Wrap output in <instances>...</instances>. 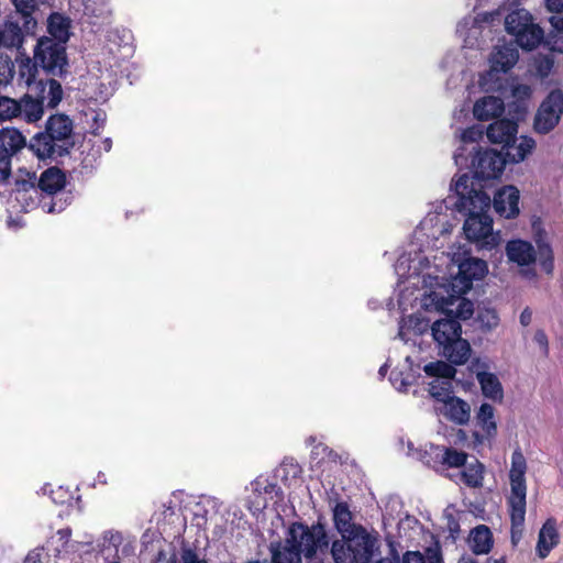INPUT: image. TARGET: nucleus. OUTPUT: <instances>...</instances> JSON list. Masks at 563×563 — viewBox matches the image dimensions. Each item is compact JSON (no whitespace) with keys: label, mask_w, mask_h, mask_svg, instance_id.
Returning <instances> with one entry per match:
<instances>
[{"label":"nucleus","mask_w":563,"mask_h":563,"mask_svg":"<svg viewBox=\"0 0 563 563\" xmlns=\"http://www.w3.org/2000/svg\"><path fill=\"white\" fill-rule=\"evenodd\" d=\"M527 462L522 452L517 449L511 455V468L509 471L510 495L507 498V506L510 517L511 542L516 545L522 538L526 506H527V485H526Z\"/></svg>","instance_id":"f257e3e1"},{"label":"nucleus","mask_w":563,"mask_h":563,"mask_svg":"<svg viewBox=\"0 0 563 563\" xmlns=\"http://www.w3.org/2000/svg\"><path fill=\"white\" fill-rule=\"evenodd\" d=\"M341 536L342 539L334 540L330 548L334 563H371L379 550L377 536L371 534L363 526Z\"/></svg>","instance_id":"f03ea898"},{"label":"nucleus","mask_w":563,"mask_h":563,"mask_svg":"<svg viewBox=\"0 0 563 563\" xmlns=\"http://www.w3.org/2000/svg\"><path fill=\"white\" fill-rule=\"evenodd\" d=\"M11 194L24 211L41 208L44 212L57 213L65 209V202L55 201L54 199H49L48 196L43 198L36 174L24 169L18 170Z\"/></svg>","instance_id":"7ed1b4c3"},{"label":"nucleus","mask_w":563,"mask_h":563,"mask_svg":"<svg viewBox=\"0 0 563 563\" xmlns=\"http://www.w3.org/2000/svg\"><path fill=\"white\" fill-rule=\"evenodd\" d=\"M288 534L295 537L299 553L305 555L307 563H323L319 555H327L330 544L323 523L318 521L309 527L302 522H292Z\"/></svg>","instance_id":"20e7f679"},{"label":"nucleus","mask_w":563,"mask_h":563,"mask_svg":"<svg viewBox=\"0 0 563 563\" xmlns=\"http://www.w3.org/2000/svg\"><path fill=\"white\" fill-rule=\"evenodd\" d=\"M505 29L525 51H532L544 38L543 30L533 23L532 15L525 9L511 11L505 19Z\"/></svg>","instance_id":"39448f33"},{"label":"nucleus","mask_w":563,"mask_h":563,"mask_svg":"<svg viewBox=\"0 0 563 563\" xmlns=\"http://www.w3.org/2000/svg\"><path fill=\"white\" fill-rule=\"evenodd\" d=\"M41 69L51 77H64L68 73L66 46L48 36H42L33 49Z\"/></svg>","instance_id":"423d86ee"},{"label":"nucleus","mask_w":563,"mask_h":563,"mask_svg":"<svg viewBox=\"0 0 563 563\" xmlns=\"http://www.w3.org/2000/svg\"><path fill=\"white\" fill-rule=\"evenodd\" d=\"M507 163L506 152L479 147L472 158L474 177L479 180L496 179L500 177Z\"/></svg>","instance_id":"0eeeda50"},{"label":"nucleus","mask_w":563,"mask_h":563,"mask_svg":"<svg viewBox=\"0 0 563 563\" xmlns=\"http://www.w3.org/2000/svg\"><path fill=\"white\" fill-rule=\"evenodd\" d=\"M562 113L563 92L560 89H554L541 102L534 115L536 132L547 134L552 131L559 124Z\"/></svg>","instance_id":"6e6552de"},{"label":"nucleus","mask_w":563,"mask_h":563,"mask_svg":"<svg viewBox=\"0 0 563 563\" xmlns=\"http://www.w3.org/2000/svg\"><path fill=\"white\" fill-rule=\"evenodd\" d=\"M25 42V34L18 20L13 14H10L0 26V62H7L8 67L14 75V65L9 55L3 53V49H22Z\"/></svg>","instance_id":"1a4fd4ad"},{"label":"nucleus","mask_w":563,"mask_h":563,"mask_svg":"<svg viewBox=\"0 0 563 563\" xmlns=\"http://www.w3.org/2000/svg\"><path fill=\"white\" fill-rule=\"evenodd\" d=\"M424 463L433 468L440 466L445 468L462 467L466 464L467 454L453 448L443 445H430L424 452Z\"/></svg>","instance_id":"9d476101"},{"label":"nucleus","mask_w":563,"mask_h":563,"mask_svg":"<svg viewBox=\"0 0 563 563\" xmlns=\"http://www.w3.org/2000/svg\"><path fill=\"white\" fill-rule=\"evenodd\" d=\"M454 190L459 197L456 202L459 210L476 208L477 201L486 207L490 203L489 197L483 190L474 188L473 179L467 174L456 179Z\"/></svg>","instance_id":"9b49d317"},{"label":"nucleus","mask_w":563,"mask_h":563,"mask_svg":"<svg viewBox=\"0 0 563 563\" xmlns=\"http://www.w3.org/2000/svg\"><path fill=\"white\" fill-rule=\"evenodd\" d=\"M27 92L33 95L34 98L43 102V107L47 109H55L63 100L64 91L60 82L55 78H40L31 87H27Z\"/></svg>","instance_id":"f8f14e48"},{"label":"nucleus","mask_w":563,"mask_h":563,"mask_svg":"<svg viewBox=\"0 0 563 563\" xmlns=\"http://www.w3.org/2000/svg\"><path fill=\"white\" fill-rule=\"evenodd\" d=\"M452 292H450L446 297H441L437 299V302L440 309L443 312L446 310H452V317L457 321L467 320L474 313V305L471 300L462 297L463 294L467 291H462L461 287L456 290V284H451Z\"/></svg>","instance_id":"ddd939ff"},{"label":"nucleus","mask_w":563,"mask_h":563,"mask_svg":"<svg viewBox=\"0 0 563 563\" xmlns=\"http://www.w3.org/2000/svg\"><path fill=\"white\" fill-rule=\"evenodd\" d=\"M468 210L463 224L465 238L471 242L484 241L493 232V219L485 211L474 212L471 208Z\"/></svg>","instance_id":"4468645a"},{"label":"nucleus","mask_w":563,"mask_h":563,"mask_svg":"<svg viewBox=\"0 0 563 563\" xmlns=\"http://www.w3.org/2000/svg\"><path fill=\"white\" fill-rule=\"evenodd\" d=\"M29 148L40 159H57L67 155V146L55 141L46 131L36 133L30 141Z\"/></svg>","instance_id":"2eb2a0df"},{"label":"nucleus","mask_w":563,"mask_h":563,"mask_svg":"<svg viewBox=\"0 0 563 563\" xmlns=\"http://www.w3.org/2000/svg\"><path fill=\"white\" fill-rule=\"evenodd\" d=\"M518 124L510 119H497L487 126L486 135L490 143L503 144V150L507 151L511 144L516 143Z\"/></svg>","instance_id":"dca6fc26"},{"label":"nucleus","mask_w":563,"mask_h":563,"mask_svg":"<svg viewBox=\"0 0 563 563\" xmlns=\"http://www.w3.org/2000/svg\"><path fill=\"white\" fill-rule=\"evenodd\" d=\"M487 273V263L483 260L470 257L464 260L459 265L457 276L454 283H459L462 291H468L472 288L473 282L482 279Z\"/></svg>","instance_id":"f3484780"},{"label":"nucleus","mask_w":563,"mask_h":563,"mask_svg":"<svg viewBox=\"0 0 563 563\" xmlns=\"http://www.w3.org/2000/svg\"><path fill=\"white\" fill-rule=\"evenodd\" d=\"M73 129V121L67 114L56 113L47 119L44 131L54 136L55 141L67 146V153L69 154L74 146Z\"/></svg>","instance_id":"a211bd4d"},{"label":"nucleus","mask_w":563,"mask_h":563,"mask_svg":"<svg viewBox=\"0 0 563 563\" xmlns=\"http://www.w3.org/2000/svg\"><path fill=\"white\" fill-rule=\"evenodd\" d=\"M495 211L506 219L519 214V190L514 186H505L494 197Z\"/></svg>","instance_id":"6ab92c4d"},{"label":"nucleus","mask_w":563,"mask_h":563,"mask_svg":"<svg viewBox=\"0 0 563 563\" xmlns=\"http://www.w3.org/2000/svg\"><path fill=\"white\" fill-rule=\"evenodd\" d=\"M15 13L22 21V30L25 35L34 33L37 27V19L35 14L40 11L41 5L46 0H11Z\"/></svg>","instance_id":"aec40b11"},{"label":"nucleus","mask_w":563,"mask_h":563,"mask_svg":"<svg viewBox=\"0 0 563 563\" xmlns=\"http://www.w3.org/2000/svg\"><path fill=\"white\" fill-rule=\"evenodd\" d=\"M296 542L295 537H289L288 533L285 542H271V563H301V555Z\"/></svg>","instance_id":"412c9836"},{"label":"nucleus","mask_w":563,"mask_h":563,"mask_svg":"<svg viewBox=\"0 0 563 563\" xmlns=\"http://www.w3.org/2000/svg\"><path fill=\"white\" fill-rule=\"evenodd\" d=\"M37 183L43 198L48 196L49 199L57 201L55 195L64 189L66 175L57 167H49L41 174ZM58 201L62 200L58 199Z\"/></svg>","instance_id":"4be33fe9"},{"label":"nucleus","mask_w":563,"mask_h":563,"mask_svg":"<svg viewBox=\"0 0 563 563\" xmlns=\"http://www.w3.org/2000/svg\"><path fill=\"white\" fill-rule=\"evenodd\" d=\"M445 317L432 324V336L441 345L462 334L460 321L452 317V310H446Z\"/></svg>","instance_id":"5701e85b"},{"label":"nucleus","mask_w":563,"mask_h":563,"mask_svg":"<svg viewBox=\"0 0 563 563\" xmlns=\"http://www.w3.org/2000/svg\"><path fill=\"white\" fill-rule=\"evenodd\" d=\"M560 542L556 520L548 518L539 531L536 551L540 559H545Z\"/></svg>","instance_id":"b1692460"},{"label":"nucleus","mask_w":563,"mask_h":563,"mask_svg":"<svg viewBox=\"0 0 563 563\" xmlns=\"http://www.w3.org/2000/svg\"><path fill=\"white\" fill-rule=\"evenodd\" d=\"M504 110L505 104L500 97L486 96L474 103L473 114L478 121H488L499 118Z\"/></svg>","instance_id":"393cba45"},{"label":"nucleus","mask_w":563,"mask_h":563,"mask_svg":"<svg viewBox=\"0 0 563 563\" xmlns=\"http://www.w3.org/2000/svg\"><path fill=\"white\" fill-rule=\"evenodd\" d=\"M506 253L510 262L519 266H528L536 262L537 252L533 245L523 240H512L506 245Z\"/></svg>","instance_id":"a878e982"},{"label":"nucleus","mask_w":563,"mask_h":563,"mask_svg":"<svg viewBox=\"0 0 563 563\" xmlns=\"http://www.w3.org/2000/svg\"><path fill=\"white\" fill-rule=\"evenodd\" d=\"M440 346L442 347V355L445 356L451 364L463 365L467 363L471 357V344L461 335Z\"/></svg>","instance_id":"bb28decb"},{"label":"nucleus","mask_w":563,"mask_h":563,"mask_svg":"<svg viewBox=\"0 0 563 563\" xmlns=\"http://www.w3.org/2000/svg\"><path fill=\"white\" fill-rule=\"evenodd\" d=\"M519 58L518 51L515 47L503 45L497 46L490 56L492 73H506L515 66Z\"/></svg>","instance_id":"cd10ccee"},{"label":"nucleus","mask_w":563,"mask_h":563,"mask_svg":"<svg viewBox=\"0 0 563 563\" xmlns=\"http://www.w3.org/2000/svg\"><path fill=\"white\" fill-rule=\"evenodd\" d=\"M18 64V82L19 85L24 84L26 87H31L35 81H37L38 68L35 58H31L21 49L18 51V55L15 58Z\"/></svg>","instance_id":"c85d7f7f"},{"label":"nucleus","mask_w":563,"mask_h":563,"mask_svg":"<svg viewBox=\"0 0 563 563\" xmlns=\"http://www.w3.org/2000/svg\"><path fill=\"white\" fill-rule=\"evenodd\" d=\"M71 21L68 16L53 12L47 19V31L49 37L66 46L70 37Z\"/></svg>","instance_id":"c756f323"},{"label":"nucleus","mask_w":563,"mask_h":563,"mask_svg":"<svg viewBox=\"0 0 563 563\" xmlns=\"http://www.w3.org/2000/svg\"><path fill=\"white\" fill-rule=\"evenodd\" d=\"M476 379L481 386L482 393L486 398L494 401H501L504 390L498 377L490 372L482 371L476 373Z\"/></svg>","instance_id":"7c9ffc66"},{"label":"nucleus","mask_w":563,"mask_h":563,"mask_svg":"<svg viewBox=\"0 0 563 563\" xmlns=\"http://www.w3.org/2000/svg\"><path fill=\"white\" fill-rule=\"evenodd\" d=\"M444 415L452 422L464 426L470 421L471 407L465 400L453 396V398H450L446 405H444Z\"/></svg>","instance_id":"2f4dec72"},{"label":"nucleus","mask_w":563,"mask_h":563,"mask_svg":"<svg viewBox=\"0 0 563 563\" xmlns=\"http://www.w3.org/2000/svg\"><path fill=\"white\" fill-rule=\"evenodd\" d=\"M19 103L21 106V120L27 123H34L42 119L45 109L43 107V102L37 100V98H34L30 92H26L23 97H21L19 99Z\"/></svg>","instance_id":"473e14b6"},{"label":"nucleus","mask_w":563,"mask_h":563,"mask_svg":"<svg viewBox=\"0 0 563 563\" xmlns=\"http://www.w3.org/2000/svg\"><path fill=\"white\" fill-rule=\"evenodd\" d=\"M26 145L25 137L16 129H2L0 130V152L8 154L12 157L21 148Z\"/></svg>","instance_id":"72a5a7b5"},{"label":"nucleus","mask_w":563,"mask_h":563,"mask_svg":"<svg viewBox=\"0 0 563 563\" xmlns=\"http://www.w3.org/2000/svg\"><path fill=\"white\" fill-rule=\"evenodd\" d=\"M493 543V533L487 526L479 525L472 530L470 544L475 554H487Z\"/></svg>","instance_id":"f704fd0d"},{"label":"nucleus","mask_w":563,"mask_h":563,"mask_svg":"<svg viewBox=\"0 0 563 563\" xmlns=\"http://www.w3.org/2000/svg\"><path fill=\"white\" fill-rule=\"evenodd\" d=\"M495 409L492 405L484 402L476 413V424L484 432L485 438L490 439L497 434V424L495 421Z\"/></svg>","instance_id":"c9c22d12"},{"label":"nucleus","mask_w":563,"mask_h":563,"mask_svg":"<svg viewBox=\"0 0 563 563\" xmlns=\"http://www.w3.org/2000/svg\"><path fill=\"white\" fill-rule=\"evenodd\" d=\"M536 244H537V254L539 256V262L541 268L547 274H552L554 268V255L553 250L550 243L545 240L544 232L540 231L536 235Z\"/></svg>","instance_id":"e433bc0d"},{"label":"nucleus","mask_w":563,"mask_h":563,"mask_svg":"<svg viewBox=\"0 0 563 563\" xmlns=\"http://www.w3.org/2000/svg\"><path fill=\"white\" fill-rule=\"evenodd\" d=\"M352 512L349 508L347 503L339 501L333 508V522L335 529L341 533H349L354 527H358L360 525H354L352 522Z\"/></svg>","instance_id":"4c0bfd02"},{"label":"nucleus","mask_w":563,"mask_h":563,"mask_svg":"<svg viewBox=\"0 0 563 563\" xmlns=\"http://www.w3.org/2000/svg\"><path fill=\"white\" fill-rule=\"evenodd\" d=\"M534 146L536 142L532 137L521 136L518 145L511 144V147H508L507 151H505L508 162H522L532 152Z\"/></svg>","instance_id":"58836bf2"},{"label":"nucleus","mask_w":563,"mask_h":563,"mask_svg":"<svg viewBox=\"0 0 563 563\" xmlns=\"http://www.w3.org/2000/svg\"><path fill=\"white\" fill-rule=\"evenodd\" d=\"M463 483L471 488H477L483 485L484 465L475 460L474 463L465 464L461 473Z\"/></svg>","instance_id":"ea45409f"},{"label":"nucleus","mask_w":563,"mask_h":563,"mask_svg":"<svg viewBox=\"0 0 563 563\" xmlns=\"http://www.w3.org/2000/svg\"><path fill=\"white\" fill-rule=\"evenodd\" d=\"M402 563H443V560L439 548H427L426 555L419 551H407Z\"/></svg>","instance_id":"a19ab883"},{"label":"nucleus","mask_w":563,"mask_h":563,"mask_svg":"<svg viewBox=\"0 0 563 563\" xmlns=\"http://www.w3.org/2000/svg\"><path fill=\"white\" fill-rule=\"evenodd\" d=\"M550 24L551 30L548 36L543 38L544 44L552 52L563 53V20L562 18H556Z\"/></svg>","instance_id":"79ce46f5"},{"label":"nucleus","mask_w":563,"mask_h":563,"mask_svg":"<svg viewBox=\"0 0 563 563\" xmlns=\"http://www.w3.org/2000/svg\"><path fill=\"white\" fill-rule=\"evenodd\" d=\"M21 106L19 100L10 97H0V120L20 119Z\"/></svg>","instance_id":"37998d69"},{"label":"nucleus","mask_w":563,"mask_h":563,"mask_svg":"<svg viewBox=\"0 0 563 563\" xmlns=\"http://www.w3.org/2000/svg\"><path fill=\"white\" fill-rule=\"evenodd\" d=\"M428 376L450 379L455 375V368L443 361L430 362L424 366Z\"/></svg>","instance_id":"c03bdc74"},{"label":"nucleus","mask_w":563,"mask_h":563,"mask_svg":"<svg viewBox=\"0 0 563 563\" xmlns=\"http://www.w3.org/2000/svg\"><path fill=\"white\" fill-rule=\"evenodd\" d=\"M476 320L481 323V327L485 330H492L499 323V317L495 309L492 308H478L476 312Z\"/></svg>","instance_id":"a18cd8bd"},{"label":"nucleus","mask_w":563,"mask_h":563,"mask_svg":"<svg viewBox=\"0 0 563 563\" xmlns=\"http://www.w3.org/2000/svg\"><path fill=\"white\" fill-rule=\"evenodd\" d=\"M430 394L437 401H441L444 405H446V401L450 400V398H453L449 383H443L442 385L433 383L430 384Z\"/></svg>","instance_id":"49530a36"},{"label":"nucleus","mask_w":563,"mask_h":563,"mask_svg":"<svg viewBox=\"0 0 563 563\" xmlns=\"http://www.w3.org/2000/svg\"><path fill=\"white\" fill-rule=\"evenodd\" d=\"M483 134H484V131H483L482 126L472 125V126L463 130V132L461 134V140L464 143H474V142H478L479 140H482Z\"/></svg>","instance_id":"de8ad7c7"},{"label":"nucleus","mask_w":563,"mask_h":563,"mask_svg":"<svg viewBox=\"0 0 563 563\" xmlns=\"http://www.w3.org/2000/svg\"><path fill=\"white\" fill-rule=\"evenodd\" d=\"M545 9L551 15L549 22L555 21L556 18L563 20V0H544Z\"/></svg>","instance_id":"09e8293b"},{"label":"nucleus","mask_w":563,"mask_h":563,"mask_svg":"<svg viewBox=\"0 0 563 563\" xmlns=\"http://www.w3.org/2000/svg\"><path fill=\"white\" fill-rule=\"evenodd\" d=\"M11 176V157L0 152V184L5 183Z\"/></svg>","instance_id":"8fccbe9b"},{"label":"nucleus","mask_w":563,"mask_h":563,"mask_svg":"<svg viewBox=\"0 0 563 563\" xmlns=\"http://www.w3.org/2000/svg\"><path fill=\"white\" fill-rule=\"evenodd\" d=\"M181 560L183 563H207L206 561L200 560L198 554L191 549H186L183 551Z\"/></svg>","instance_id":"3c124183"},{"label":"nucleus","mask_w":563,"mask_h":563,"mask_svg":"<svg viewBox=\"0 0 563 563\" xmlns=\"http://www.w3.org/2000/svg\"><path fill=\"white\" fill-rule=\"evenodd\" d=\"M12 80V71L7 62H0V85L9 84Z\"/></svg>","instance_id":"603ef678"},{"label":"nucleus","mask_w":563,"mask_h":563,"mask_svg":"<svg viewBox=\"0 0 563 563\" xmlns=\"http://www.w3.org/2000/svg\"><path fill=\"white\" fill-rule=\"evenodd\" d=\"M446 528L452 537H455L460 532L459 520L451 514L446 516Z\"/></svg>","instance_id":"864d4df0"},{"label":"nucleus","mask_w":563,"mask_h":563,"mask_svg":"<svg viewBox=\"0 0 563 563\" xmlns=\"http://www.w3.org/2000/svg\"><path fill=\"white\" fill-rule=\"evenodd\" d=\"M457 563H478L477 560H475L474 558L472 556H462L460 558V560L457 561ZM487 563H506V560L505 558H500V559H497V560H487Z\"/></svg>","instance_id":"5fc2aeb1"},{"label":"nucleus","mask_w":563,"mask_h":563,"mask_svg":"<svg viewBox=\"0 0 563 563\" xmlns=\"http://www.w3.org/2000/svg\"><path fill=\"white\" fill-rule=\"evenodd\" d=\"M532 320V312L529 308H525L523 311L520 313V323L523 327H527L531 323Z\"/></svg>","instance_id":"6e6d98bb"},{"label":"nucleus","mask_w":563,"mask_h":563,"mask_svg":"<svg viewBox=\"0 0 563 563\" xmlns=\"http://www.w3.org/2000/svg\"><path fill=\"white\" fill-rule=\"evenodd\" d=\"M553 66V62L549 58H544L539 67H538V70L542 74V75H548V73L551 70Z\"/></svg>","instance_id":"4d7b16f0"},{"label":"nucleus","mask_w":563,"mask_h":563,"mask_svg":"<svg viewBox=\"0 0 563 563\" xmlns=\"http://www.w3.org/2000/svg\"><path fill=\"white\" fill-rule=\"evenodd\" d=\"M391 559H379L375 563H399V554L396 549L391 548L390 550Z\"/></svg>","instance_id":"13d9d810"},{"label":"nucleus","mask_w":563,"mask_h":563,"mask_svg":"<svg viewBox=\"0 0 563 563\" xmlns=\"http://www.w3.org/2000/svg\"><path fill=\"white\" fill-rule=\"evenodd\" d=\"M534 339L538 343L544 344L545 346L548 345V339L543 331H538L534 335Z\"/></svg>","instance_id":"bf43d9fd"},{"label":"nucleus","mask_w":563,"mask_h":563,"mask_svg":"<svg viewBox=\"0 0 563 563\" xmlns=\"http://www.w3.org/2000/svg\"><path fill=\"white\" fill-rule=\"evenodd\" d=\"M474 437H475L476 440L479 439V434L477 432L474 433Z\"/></svg>","instance_id":"052dcab7"},{"label":"nucleus","mask_w":563,"mask_h":563,"mask_svg":"<svg viewBox=\"0 0 563 563\" xmlns=\"http://www.w3.org/2000/svg\"><path fill=\"white\" fill-rule=\"evenodd\" d=\"M247 563H260V561H249Z\"/></svg>","instance_id":"680f3d73"}]
</instances>
